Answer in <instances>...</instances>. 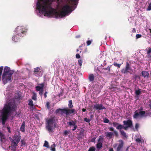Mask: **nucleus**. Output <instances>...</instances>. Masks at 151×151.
<instances>
[{"mask_svg":"<svg viewBox=\"0 0 151 151\" xmlns=\"http://www.w3.org/2000/svg\"><path fill=\"white\" fill-rule=\"evenodd\" d=\"M109 124H110L111 125H112V123L111 122H109Z\"/></svg>","mask_w":151,"mask_h":151,"instance_id":"nucleus-59","label":"nucleus"},{"mask_svg":"<svg viewBox=\"0 0 151 151\" xmlns=\"http://www.w3.org/2000/svg\"><path fill=\"white\" fill-rule=\"evenodd\" d=\"M12 75V74H7L5 75L4 76H3V75H2V81L4 84L7 83L9 81L12 80L13 77Z\"/></svg>","mask_w":151,"mask_h":151,"instance_id":"nucleus-8","label":"nucleus"},{"mask_svg":"<svg viewBox=\"0 0 151 151\" xmlns=\"http://www.w3.org/2000/svg\"><path fill=\"white\" fill-rule=\"evenodd\" d=\"M55 144H53L50 147V148H51V150L52 151H55Z\"/></svg>","mask_w":151,"mask_h":151,"instance_id":"nucleus-26","label":"nucleus"},{"mask_svg":"<svg viewBox=\"0 0 151 151\" xmlns=\"http://www.w3.org/2000/svg\"><path fill=\"white\" fill-rule=\"evenodd\" d=\"M119 142H120L119 144H115L114 146V147L115 148L118 145L116 151H121L124 145V143L123 140H119Z\"/></svg>","mask_w":151,"mask_h":151,"instance_id":"nucleus-12","label":"nucleus"},{"mask_svg":"<svg viewBox=\"0 0 151 151\" xmlns=\"http://www.w3.org/2000/svg\"><path fill=\"white\" fill-rule=\"evenodd\" d=\"M84 121L88 123H89L90 121V119L87 118H84Z\"/></svg>","mask_w":151,"mask_h":151,"instance_id":"nucleus-39","label":"nucleus"},{"mask_svg":"<svg viewBox=\"0 0 151 151\" xmlns=\"http://www.w3.org/2000/svg\"><path fill=\"white\" fill-rule=\"evenodd\" d=\"M109 129L110 131H113V133L108 132H105V134L106 137H108L109 139H111L112 138V136L114 134L116 137H117L118 136V133L117 131L116 130H114V128L113 127H110L109 128Z\"/></svg>","mask_w":151,"mask_h":151,"instance_id":"nucleus-7","label":"nucleus"},{"mask_svg":"<svg viewBox=\"0 0 151 151\" xmlns=\"http://www.w3.org/2000/svg\"><path fill=\"white\" fill-rule=\"evenodd\" d=\"M141 93V89L139 88H138L137 90H136L135 91V93L136 95H139Z\"/></svg>","mask_w":151,"mask_h":151,"instance_id":"nucleus-28","label":"nucleus"},{"mask_svg":"<svg viewBox=\"0 0 151 151\" xmlns=\"http://www.w3.org/2000/svg\"><path fill=\"white\" fill-rule=\"evenodd\" d=\"M7 129L8 132L9 133H11V131L10 130V128L9 127H7Z\"/></svg>","mask_w":151,"mask_h":151,"instance_id":"nucleus-51","label":"nucleus"},{"mask_svg":"<svg viewBox=\"0 0 151 151\" xmlns=\"http://www.w3.org/2000/svg\"><path fill=\"white\" fill-rule=\"evenodd\" d=\"M68 106V107L70 109H72L73 108V105L72 101V100H70L69 101Z\"/></svg>","mask_w":151,"mask_h":151,"instance_id":"nucleus-24","label":"nucleus"},{"mask_svg":"<svg viewBox=\"0 0 151 151\" xmlns=\"http://www.w3.org/2000/svg\"><path fill=\"white\" fill-rule=\"evenodd\" d=\"M71 69H73V66H71V67H70Z\"/></svg>","mask_w":151,"mask_h":151,"instance_id":"nucleus-61","label":"nucleus"},{"mask_svg":"<svg viewBox=\"0 0 151 151\" xmlns=\"http://www.w3.org/2000/svg\"><path fill=\"white\" fill-rule=\"evenodd\" d=\"M21 139L20 135H15L13 137V139H11V142L12 144H13L14 145H18V144L19 142Z\"/></svg>","mask_w":151,"mask_h":151,"instance_id":"nucleus-10","label":"nucleus"},{"mask_svg":"<svg viewBox=\"0 0 151 151\" xmlns=\"http://www.w3.org/2000/svg\"><path fill=\"white\" fill-rule=\"evenodd\" d=\"M68 131L67 130H65L63 133V134L65 136L67 135L68 133Z\"/></svg>","mask_w":151,"mask_h":151,"instance_id":"nucleus-48","label":"nucleus"},{"mask_svg":"<svg viewBox=\"0 0 151 151\" xmlns=\"http://www.w3.org/2000/svg\"><path fill=\"white\" fill-rule=\"evenodd\" d=\"M17 106L14 103H9L6 104L2 110L1 118L3 125H5L6 120L10 116L12 111H14L16 110Z\"/></svg>","mask_w":151,"mask_h":151,"instance_id":"nucleus-3","label":"nucleus"},{"mask_svg":"<svg viewBox=\"0 0 151 151\" xmlns=\"http://www.w3.org/2000/svg\"><path fill=\"white\" fill-rule=\"evenodd\" d=\"M139 127V124L138 123H136L135 125V128L137 130Z\"/></svg>","mask_w":151,"mask_h":151,"instance_id":"nucleus-49","label":"nucleus"},{"mask_svg":"<svg viewBox=\"0 0 151 151\" xmlns=\"http://www.w3.org/2000/svg\"><path fill=\"white\" fill-rule=\"evenodd\" d=\"M43 146L47 148H49V147L48 143L47 141H45Z\"/></svg>","mask_w":151,"mask_h":151,"instance_id":"nucleus-29","label":"nucleus"},{"mask_svg":"<svg viewBox=\"0 0 151 151\" xmlns=\"http://www.w3.org/2000/svg\"><path fill=\"white\" fill-rule=\"evenodd\" d=\"M78 0H71L70 1H69L68 3L63 6L61 12H57L54 9L53 11L49 12V14H50V16L55 15L56 18L58 17L62 18L65 17L69 13L71 12L72 11L71 7L70 5V1L74 2V4L76 5V3L77 2Z\"/></svg>","mask_w":151,"mask_h":151,"instance_id":"nucleus-2","label":"nucleus"},{"mask_svg":"<svg viewBox=\"0 0 151 151\" xmlns=\"http://www.w3.org/2000/svg\"><path fill=\"white\" fill-rule=\"evenodd\" d=\"M40 70V68L37 67L35 68L34 71V75L37 77L41 76L43 74V72L42 71H39V70Z\"/></svg>","mask_w":151,"mask_h":151,"instance_id":"nucleus-14","label":"nucleus"},{"mask_svg":"<svg viewBox=\"0 0 151 151\" xmlns=\"http://www.w3.org/2000/svg\"><path fill=\"white\" fill-rule=\"evenodd\" d=\"M32 99L36 100L37 99L36 96L35 94H34L32 97Z\"/></svg>","mask_w":151,"mask_h":151,"instance_id":"nucleus-45","label":"nucleus"},{"mask_svg":"<svg viewBox=\"0 0 151 151\" xmlns=\"http://www.w3.org/2000/svg\"><path fill=\"white\" fill-rule=\"evenodd\" d=\"M103 69H104V70H106V68H102Z\"/></svg>","mask_w":151,"mask_h":151,"instance_id":"nucleus-63","label":"nucleus"},{"mask_svg":"<svg viewBox=\"0 0 151 151\" xmlns=\"http://www.w3.org/2000/svg\"><path fill=\"white\" fill-rule=\"evenodd\" d=\"M54 0H40L37 3V8L40 12L44 13L45 16L50 17L49 12L54 10L51 6Z\"/></svg>","mask_w":151,"mask_h":151,"instance_id":"nucleus-1","label":"nucleus"},{"mask_svg":"<svg viewBox=\"0 0 151 151\" xmlns=\"http://www.w3.org/2000/svg\"><path fill=\"white\" fill-rule=\"evenodd\" d=\"M82 110L83 112H85L86 111V109L84 108H83L82 109Z\"/></svg>","mask_w":151,"mask_h":151,"instance_id":"nucleus-56","label":"nucleus"},{"mask_svg":"<svg viewBox=\"0 0 151 151\" xmlns=\"http://www.w3.org/2000/svg\"><path fill=\"white\" fill-rule=\"evenodd\" d=\"M54 127H56V124H54Z\"/></svg>","mask_w":151,"mask_h":151,"instance_id":"nucleus-58","label":"nucleus"},{"mask_svg":"<svg viewBox=\"0 0 151 151\" xmlns=\"http://www.w3.org/2000/svg\"><path fill=\"white\" fill-rule=\"evenodd\" d=\"M151 52V48L149 47L148 48V50L147 52V54L148 55H150Z\"/></svg>","mask_w":151,"mask_h":151,"instance_id":"nucleus-40","label":"nucleus"},{"mask_svg":"<svg viewBox=\"0 0 151 151\" xmlns=\"http://www.w3.org/2000/svg\"><path fill=\"white\" fill-rule=\"evenodd\" d=\"M142 75L145 78L147 77L148 78L149 76V73L148 72L145 71H142L141 73Z\"/></svg>","mask_w":151,"mask_h":151,"instance_id":"nucleus-20","label":"nucleus"},{"mask_svg":"<svg viewBox=\"0 0 151 151\" xmlns=\"http://www.w3.org/2000/svg\"><path fill=\"white\" fill-rule=\"evenodd\" d=\"M68 124L70 126H71V125L73 126L74 124H76V123L74 122L73 120H72L71 121L68 122Z\"/></svg>","mask_w":151,"mask_h":151,"instance_id":"nucleus-34","label":"nucleus"},{"mask_svg":"<svg viewBox=\"0 0 151 151\" xmlns=\"http://www.w3.org/2000/svg\"><path fill=\"white\" fill-rule=\"evenodd\" d=\"M124 124L126 125L129 127H131L132 126V121L130 120H128L127 121H124L123 122Z\"/></svg>","mask_w":151,"mask_h":151,"instance_id":"nucleus-16","label":"nucleus"},{"mask_svg":"<svg viewBox=\"0 0 151 151\" xmlns=\"http://www.w3.org/2000/svg\"><path fill=\"white\" fill-rule=\"evenodd\" d=\"M44 86V83H42L39 84V86H37L36 87V90L37 91H39L43 89V88Z\"/></svg>","mask_w":151,"mask_h":151,"instance_id":"nucleus-17","label":"nucleus"},{"mask_svg":"<svg viewBox=\"0 0 151 151\" xmlns=\"http://www.w3.org/2000/svg\"><path fill=\"white\" fill-rule=\"evenodd\" d=\"M28 105L31 106H33L34 105L33 103V101L31 99H29V100Z\"/></svg>","mask_w":151,"mask_h":151,"instance_id":"nucleus-31","label":"nucleus"},{"mask_svg":"<svg viewBox=\"0 0 151 151\" xmlns=\"http://www.w3.org/2000/svg\"><path fill=\"white\" fill-rule=\"evenodd\" d=\"M114 65L116 67H117L118 68H120L121 65V64H118L116 63H113Z\"/></svg>","mask_w":151,"mask_h":151,"instance_id":"nucleus-30","label":"nucleus"},{"mask_svg":"<svg viewBox=\"0 0 151 151\" xmlns=\"http://www.w3.org/2000/svg\"><path fill=\"white\" fill-rule=\"evenodd\" d=\"M39 91V94L41 96H42V95L43 89L42 90H41Z\"/></svg>","mask_w":151,"mask_h":151,"instance_id":"nucleus-52","label":"nucleus"},{"mask_svg":"<svg viewBox=\"0 0 151 151\" xmlns=\"http://www.w3.org/2000/svg\"><path fill=\"white\" fill-rule=\"evenodd\" d=\"M76 111L74 109H69L68 108H65L63 109H57L55 111V113L56 114H65L66 115H69L72 114L73 115L76 114Z\"/></svg>","mask_w":151,"mask_h":151,"instance_id":"nucleus-5","label":"nucleus"},{"mask_svg":"<svg viewBox=\"0 0 151 151\" xmlns=\"http://www.w3.org/2000/svg\"><path fill=\"white\" fill-rule=\"evenodd\" d=\"M132 32L133 33H135L136 32V29L135 28H134L132 30Z\"/></svg>","mask_w":151,"mask_h":151,"instance_id":"nucleus-54","label":"nucleus"},{"mask_svg":"<svg viewBox=\"0 0 151 151\" xmlns=\"http://www.w3.org/2000/svg\"><path fill=\"white\" fill-rule=\"evenodd\" d=\"M50 103L48 102H47L46 103V106L48 109H49L50 108Z\"/></svg>","mask_w":151,"mask_h":151,"instance_id":"nucleus-38","label":"nucleus"},{"mask_svg":"<svg viewBox=\"0 0 151 151\" xmlns=\"http://www.w3.org/2000/svg\"><path fill=\"white\" fill-rule=\"evenodd\" d=\"M55 117L48 118L46 122V128L49 132H52L53 129V124L55 123Z\"/></svg>","mask_w":151,"mask_h":151,"instance_id":"nucleus-6","label":"nucleus"},{"mask_svg":"<svg viewBox=\"0 0 151 151\" xmlns=\"http://www.w3.org/2000/svg\"><path fill=\"white\" fill-rule=\"evenodd\" d=\"M47 91H46L44 94V96L45 98H46L47 97Z\"/></svg>","mask_w":151,"mask_h":151,"instance_id":"nucleus-53","label":"nucleus"},{"mask_svg":"<svg viewBox=\"0 0 151 151\" xmlns=\"http://www.w3.org/2000/svg\"><path fill=\"white\" fill-rule=\"evenodd\" d=\"M81 134L80 133V132L79 133H78V136L77 137V138L78 140H80V139L81 138V137L80 136V135H81Z\"/></svg>","mask_w":151,"mask_h":151,"instance_id":"nucleus-46","label":"nucleus"},{"mask_svg":"<svg viewBox=\"0 0 151 151\" xmlns=\"http://www.w3.org/2000/svg\"><path fill=\"white\" fill-rule=\"evenodd\" d=\"M96 149L94 147L92 146L90 147L88 151H95Z\"/></svg>","mask_w":151,"mask_h":151,"instance_id":"nucleus-33","label":"nucleus"},{"mask_svg":"<svg viewBox=\"0 0 151 151\" xmlns=\"http://www.w3.org/2000/svg\"><path fill=\"white\" fill-rule=\"evenodd\" d=\"M140 78V77H139V76H137V75H135V78Z\"/></svg>","mask_w":151,"mask_h":151,"instance_id":"nucleus-57","label":"nucleus"},{"mask_svg":"<svg viewBox=\"0 0 151 151\" xmlns=\"http://www.w3.org/2000/svg\"><path fill=\"white\" fill-rule=\"evenodd\" d=\"M92 40H88V41H87V42H86V43H87V46H88V45H89L91 43V42H92Z\"/></svg>","mask_w":151,"mask_h":151,"instance_id":"nucleus-37","label":"nucleus"},{"mask_svg":"<svg viewBox=\"0 0 151 151\" xmlns=\"http://www.w3.org/2000/svg\"><path fill=\"white\" fill-rule=\"evenodd\" d=\"M0 139L1 142L3 143H4L6 140L5 136L1 132H0Z\"/></svg>","mask_w":151,"mask_h":151,"instance_id":"nucleus-18","label":"nucleus"},{"mask_svg":"<svg viewBox=\"0 0 151 151\" xmlns=\"http://www.w3.org/2000/svg\"><path fill=\"white\" fill-rule=\"evenodd\" d=\"M22 142H22H23V141L22 140H21V141Z\"/></svg>","mask_w":151,"mask_h":151,"instance_id":"nucleus-64","label":"nucleus"},{"mask_svg":"<svg viewBox=\"0 0 151 151\" xmlns=\"http://www.w3.org/2000/svg\"><path fill=\"white\" fill-rule=\"evenodd\" d=\"M130 70H132V69L128 62H127L126 63V65L125 68H123L121 70V72L122 73L124 74H127L128 73L132 74V73L129 71Z\"/></svg>","mask_w":151,"mask_h":151,"instance_id":"nucleus-9","label":"nucleus"},{"mask_svg":"<svg viewBox=\"0 0 151 151\" xmlns=\"http://www.w3.org/2000/svg\"><path fill=\"white\" fill-rule=\"evenodd\" d=\"M73 126L74 127V128L72 129V131H75L76 129L77 126L76 124H74V125Z\"/></svg>","mask_w":151,"mask_h":151,"instance_id":"nucleus-47","label":"nucleus"},{"mask_svg":"<svg viewBox=\"0 0 151 151\" xmlns=\"http://www.w3.org/2000/svg\"><path fill=\"white\" fill-rule=\"evenodd\" d=\"M129 127L127 126L124 127L122 125L119 124L118 126H117L116 129H121L122 128H124L125 130H127Z\"/></svg>","mask_w":151,"mask_h":151,"instance_id":"nucleus-19","label":"nucleus"},{"mask_svg":"<svg viewBox=\"0 0 151 151\" xmlns=\"http://www.w3.org/2000/svg\"><path fill=\"white\" fill-rule=\"evenodd\" d=\"M145 114V111H141L138 112V110H137L134 112V114L133 116V117L134 119H137L139 116H144Z\"/></svg>","mask_w":151,"mask_h":151,"instance_id":"nucleus-11","label":"nucleus"},{"mask_svg":"<svg viewBox=\"0 0 151 151\" xmlns=\"http://www.w3.org/2000/svg\"><path fill=\"white\" fill-rule=\"evenodd\" d=\"M112 124L113 126L114 127H116V126L117 125H118H118H119L118 124V123H117L116 122H113V123H112Z\"/></svg>","mask_w":151,"mask_h":151,"instance_id":"nucleus-36","label":"nucleus"},{"mask_svg":"<svg viewBox=\"0 0 151 151\" xmlns=\"http://www.w3.org/2000/svg\"><path fill=\"white\" fill-rule=\"evenodd\" d=\"M151 10V2L148 3V6L146 10L149 11Z\"/></svg>","mask_w":151,"mask_h":151,"instance_id":"nucleus-32","label":"nucleus"},{"mask_svg":"<svg viewBox=\"0 0 151 151\" xmlns=\"http://www.w3.org/2000/svg\"><path fill=\"white\" fill-rule=\"evenodd\" d=\"M17 145H14L13 144H11V150L12 151H16V147Z\"/></svg>","mask_w":151,"mask_h":151,"instance_id":"nucleus-25","label":"nucleus"},{"mask_svg":"<svg viewBox=\"0 0 151 151\" xmlns=\"http://www.w3.org/2000/svg\"><path fill=\"white\" fill-rule=\"evenodd\" d=\"M149 30H150V33H151V29H149Z\"/></svg>","mask_w":151,"mask_h":151,"instance_id":"nucleus-60","label":"nucleus"},{"mask_svg":"<svg viewBox=\"0 0 151 151\" xmlns=\"http://www.w3.org/2000/svg\"><path fill=\"white\" fill-rule=\"evenodd\" d=\"M136 39L141 38L142 37V35L140 34H137L136 35Z\"/></svg>","mask_w":151,"mask_h":151,"instance_id":"nucleus-44","label":"nucleus"},{"mask_svg":"<svg viewBox=\"0 0 151 151\" xmlns=\"http://www.w3.org/2000/svg\"><path fill=\"white\" fill-rule=\"evenodd\" d=\"M109 120L106 118L104 119V122L105 123H109Z\"/></svg>","mask_w":151,"mask_h":151,"instance_id":"nucleus-42","label":"nucleus"},{"mask_svg":"<svg viewBox=\"0 0 151 151\" xmlns=\"http://www.w3.org/2000/svg\"><path fill=\"white\" fill-rule=\"evenodd\" d=\"M82 63V60L81 59H80L78 60V64L80 66H81Z\"/></svg>","mask_w":151,"mask_h":151,"instance_id":"nucleus-35","label":"nucleus"},{"mask_svg":"<svg viewBox=\"0 0 151 151\" xmlns=\"http://www.w3.org/2000/svg\"><path fill=\"white\" fill-rule=\"evenodd\" d=\"M93 108L96 110H101L106 109V108L103 106L102 104H96L94 106Z\"/></svg>","mask_w":151,"mask_h":151,"instance_id":"nucleus-15","label":"nucleus"},{"mask_svg":"<svg viewBox=\"0 0 151 151\" xmlns=\"http://www.w3.org/2000/svg\"><path fill=\"white\" fill-rule=\"evenodd\" d=\"M14 71L10 70V68L8 67H5L4 70V72L2 75L4 76L5 75L13 74L14 73Z\"/></svg>","mask_w":151,"mask_h":151,"instance_id":"nucleus-13","label":"nucleus"},{"mask_svg":"<svg viewBox=\"0 0 151 151\" xmlns=\"http://www.w3.org/2000/svg\"><path fill=\"white\" fill-rule=\"evenodd\" d=\"M78 51H79L78 49H77V50H76L77 52H78Z\"/></svg>","mask_w":151,"mask_h":151,"instance_id":"nucleus-62","label":"nucleus"},{"mask_svg":"<svg viewBox=\"0 0 151 151\" xmlns=\"http://www.w3.org/2000/svg\"><path fill=\"white\" fill-rule=\"evenodd\" d=\"M135 141L136 142L138 143H139L140 142H142V140L141 139H140L139 138H138L136 139H135Z\"/></svg>","mask_w":151,"mask_h":151,"instance_id":"nucleus-41","label":"nucleus"},{"mask_svg":"<svg viewBox=\"0 0 151 151\" xmlns=\"http://www.w3.org/2000/svg\"><path fill=\"white\" fill-rule=\"evenodd\" d=\"M109 151H114L113 149V148H110L109 150Z\"/></svg>","mask_w":151,"mask_h":151,"instance_id":"nucleus-55","label":"nucleus"},{"mask_svg":"<svg viewBox=\"0 0 151 151\" xmlns=\"http://www.w3.org/2000/svg\"><path fill=\"white\" fill-rule=\"evenodd\" d=\"M27 29L24 27L18 26L15 29L16 33L12 37V40L15 42H17L19 40L21 37H23L25 35L27 31Z\"/></svg>","mask_w":151,"mask_h":151,"instance_id":"nucleus-4","label":"nucleus"},{"mask_svg":"<svg viewBox=\"0 0 151 151\" xmlns=\"http://www.w3.org/2000/svg\"><path fill=\"white\" fill-rule=\"evenodd\" d=\"M76 56V58L78 59L79 58L81 57V56L79 54H77Z\"/></svg>","mask_w":151,"mask_h":151,"instance_id":"nucleus-50","label":"nucleus"},{"mask_svg":"<svg viewBox=\"0 0 151 151\" xmlns=\"http://www.w3.org/2000/svg\"><path fill=\"white\" fill-rule=\"evenodd\" d=\"M94 76L93 74H91L89 75L88 79L90 82L93 81L94 80Z\"/></svg>","mask_w":151,"mask_h":151,"instance_id":"nucleus-22","label":"nucleus"},{"mask_svg":"<svg viewBox=\"0 0 151 151\" xmlns=\"http://www.w3.org/2000/svg\"><path fill=\"white\" fill-rule=\"evenodd\" d=\"M99 139H99V140L98 141V143L96 144V147L97 148L100 149L102 147V144L101 142H99Z\"/></svg>","mask_w":151,"mask_h":151,"instance_id":"nucleus-23","label":"nucleus"},{"mask_svg":"<svg viewBox=\"0 0 151 151\" xmlns=\"http://www.w3.org/2000/svg\"><path fill=\"white\" fill-rule=\"evenodd\" d=\"M120 130V132L121 133V135H122L124 137H126L127 135L126 133L123 130H122L121 129Z\"/></svg>","mask_w":151,"mask_h":151,"instance_id":"nucleus-27","label":"nucleus"},{"mask_svg":"<svg viewBox=\"0 0 151 151\" xmlns=\"http://www.w3.org/2000/svg\"><path fill=\"white\" fill-rule=\"evenodd\" d=\"M111 67V66H108L107 68H106V70L108 71L109 73L110 72V68Z\"/></svg>","mask_w":151,"mask_h":151,"instance_id":"nucleus-43","label":"nucleus"},{"mask_svg":"<svg viewBox=\"0 0 151 151\" xmlns=\"http://www.w3.org/2000/svg\"><path fill=\"white\" fill-rule=\"evenodd\" d=\"M25 122H23L20 128V131L22 132H25Z\"/></svg>","mask_w":151,"mask_h":151,"instance_id":"nucleus-21","label":"nucleus"}]
</instances>
